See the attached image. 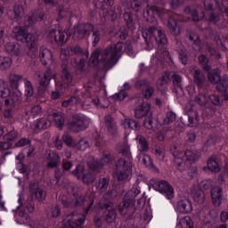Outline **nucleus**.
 Instances as JSON below:
<instances>
[{
    "instance_id": "obj_1",
    "label": "nucleus",
    "mask_w": 228,
    "mask_h": 228,
    "mask_svg": "<svg viewBox=\"0 0 228 228\" xmlns=\"http://www.w3.org/2000/svg\"><path fill=\"white\" fill-rule=\"evenodd\" d=\"M142 15L150 24L148 28H143L142 37L149 47H152L154 42L159 44V50L156 56H158L159 59L163 60L165 56L168 55V51H167L166 46L167 44H168V39L154 15H158L159 19H167V17H170V11L163 7L151 6L147 4L146 8L143 10Z\"/></svg>"
},
{
    "instance_id": "obj_2",
    "label": "nucleus",
    "mask_w": 228,
    "mask_h": 228,
    "mask_svg": "<svg viewBox=\"0 0 228 228\" xmlns=\"http://www.w3.org/2000/svg\"><path fill=\"white\" fill-rule=\"evenodd\" d=\"M124 51H126L128 56L134 54L131 45L126 46L119 41L115 45H108L104 49L94 50L91 55V61L94 63H102L104 69H113L118 63V60L122 58Z\"/></svg>"
},
{
    "instance_id": "obj_3",
    "label": "nucleus",
    "mask_w": 228,
    "mask_h": 228,
    "mask_svg": "<svg viewBox=\"0 0 228 228\" xmlns=\"http://www.w3.org/2000/svg\"><path fill=\"white\" fill-rule=\"evenodd\" d=\"M90 33H93V45L95 47L101 40V30H99V28H95L92 23L77 25L75 28L73 38H75V40H83V38H85V37H88Z\"/></svg>"
},
{
    "instance_id": "obj_4",
    "label": "nucleus",
    "mask_w": 228,
    "mask_h": 228,
    "mask_svg": "<svg viewBox=\"0 0 228 228\" xmlns=\"http://www.w3.org/2000/svg\"><path fill=\"white\" fill-rule=\"evenodd\" d=\"M114 173L118 181H129V178L133 175V162L119 159L115 163Z\"/></svg>"
},
{
    "instance_id": "obj_5",
    "label": "nucleus",
    "mask_w": 228,
    "mask_h": 228,
    "mask_svg": "<svg viewBox=\"0 0 228 228\" xmlns=\"http://www.w3.org/2000/svg\"><path fill=\"white\" fill-rule=\"evenodd\" d=\"M174 161L177 167H183L184 161H197L200 158V151L187 150L185 151H176L173 152Z\"/></svg>"
},
{
    "instance_id": "obj_6",
    "label": "nucleus",
    "mask_w": 228,
    "mask_h": 228,
    "mask_svg": "<svg viewBox=\"0 0 228 228\" xmlns=\"http://www.w3.org/2000/svg\"><path fill=\"white\" fill-rule=\"evenodd\" d=\"M90 119L83 114H76L73 116V120L67 124L68 129L73 133H79L88 129Z\"/></svg>"
},
{
    "instance_id": "obj_7",
    "label": "nucleus",
    "mask_w": 228,
    "mask_h": 228,
    "mask_svg": "<svg viewBox=\"0 0 228 228\" xmlns=\"http://www.w3.org/2000/svg\"><path fill=\"white\" fill-rule=\"evenodd\" d=\"M150 184L156 190V191H159L162 195H165L169 200L170 199H174V188L170 186V183L167 181L152 178L150 180Z\"/></svg>"
},
{
    "instance_id": "obj_8",
    "label": "nucleus",
    "mask_w": 228,
    "mask_h": 228,
    "mask_svg": "<svg viewBox=\"0 0 228 228\" xmlns=\"http://www.w3.org/2000/svg\"><path fill=\"white\" fill-rule=\"evenodd\" d=\"M14 38L18 42L22 44H31L35 40H38V36L37 34H30L28 30V27H15L14 28Z\"/></svg>"
},
{
    "instance_id": "obj_9",
    "label": "nucleus",
    "mask_w": 228,
    "mask_h": 228,
    "mask_svg": "<svg viewBox=\"0 0 228 228\" xmlns=\"http://www.w3.org/2000/svg\"><path fill=\"white\" fill-rule=\"evenodd\" d=\"M170 76L174 85L173 94L179 99L184 95V90L183 89V77L174 71L170 72Z\"/></svg>"
},
{
    "instance_id": "obj_10",
    "label": "nucleus",
    "mask_w": 228,
    "mask_h": 228,
    "mask_svg": "<svg viewBox=\"0 0 228 228\" xmlns=\"http://www.w3.org/2000/svg\"><path fill=\"white\" fill-rule=\"evenodd\" d=\"M138 103L140 104L135 108L134 115L136 118H143V117H152V112H151V104L143 102V98L138 99Z\"/></svg>"
},
{
    "instance_id": "obj_11",
    "label": "nucleus",
    "mask_w": 228,
    "mask_h": 228,
    "mask_svg": "<svg viewBox=\"0 0 228 228\" xmlns=\"http://www.w3.org/2000/svg\"><path fill=\"white\" fill-rule=\"evenodd\" d=\"M134 86L137 90L142 91L144 99H151L154 94V87L151 86V82L148 80H138L135 82Z\"/></svg>"
},
{
    "instance_id": "obj_12",
    "label": "nucleus",
    "mask_w": 228,
    "mask_h": 228,
    "mask_svg": "<svg viewBox=\"0 0 228 228\" xmlns=\"http://www.w3.org/2000/svg\"><path fill=\"white\" fill-rule=\"evenodd\" d=\"M50 38H53L58 45H65L69 40V35L65 30L52 28L49 32Z\"/></svg>"
},
{
    "instance_id": "obj_13",
    "label": "nucleus",
    "mask_w": 228,
    "mask_h": 228,
    "mask_svg": "<svg viewBox=\"0 0 228 228\" xmlns=\"http://www.w3.org/2000/svg\"><path fill=\"white\" fill-rule=\"evenodd\" d=\"M101 209H105L103 213L104 220L107 221L108 224H112L117 219V212L115 211V208L113 203L108 202L100 206Z\"/></svg>"
},
{
    "instance_id": "obj_14",
    "label": "nucleus",
    "mask_w": 228,
    "mask_h": 228,
    "mask_svg": "<svg viewBox=\"0 0 228 228\" xmlns=\"http://www.w3.org/2000/svg\"><path fill=\"white\" fill-rule=\"evenodd\" d=\"M83 49L79 45L68 46L67 49H62L61 52V60L62 61H69L70 56H81Z\"/></svg>"
},
{
    "instance_id": "obj_15",
    "label": "nucleus",
    "mask_w": 228,
    "mask_h": 228,
    "mask_svg": "<svg viewBox=\"0 0 228 228\" xmlns=\"http://www.w3.org/2000/svg\"><path fill=\"white\" fill-rule=\"evenodd\" d=\"M185 111L188 116V123L187 126L189 127H193V122H199V112H197V107L193 105V102H189L185 105Z\"/></svg>"
},
{
    "instance_id": "obj_16",
    "label": "nucleus",
    "mask_w": 228,
    "mask_h": 228,
    "mask_svg": "<svg viewBox=\"0 0 228 228\" xmlns=\"http://www.w3.org/2000/svg\"><path fill=\"white\" fill-rule=\"evenodd\" d=\"M45 158L47 159L46 168H50L51 170L58 168L60 163H61V157L56 152L48 151H46Z\"/></svg>"
},
{
    "instance_id": "obj_17",
    "label": "nucleus",
    "mask_w": 228,
    "mask_h": 228,
    "mask_svg": "<svg viewBox=\"0 0 228 228\" xmlns=\"http://www.w3.org/2000/svg\"><path fill=\"white\" fill-rule=\"evenodd\" d=\"M194 102H196V104H198L201 108H208L213 113L216 111V108L215 106L208 105V102H209V94H208L206 91L200 92L198 95L195 97Z\"/></svg>"
},
{
    "instance_id": "obj_18",
    "label": "nucleus",
    "mask_w": 228,
    "mask_h": 228,
    "mask_svg": "<svg viewBox=\"0 0 228 228\" xmlns=\"http://www.w3.org/2000/svg\"><path fill=\"white\" fill-rule=\"evenodd\" d=\"M44 19V10L37 9L34 12H31L28 16L24 19V24L27 27L34 26L35 23L42 20Z\"/></svg>"
},
{
    "instance_id": "obj_19",
    "label": "nucleus",
    "mask_w": 228,
    "mask_h": 228,
    "mask_svg": "<svg viewBox=\"0 0 228 228\" xmlns=\"http://www.w3.org/2000/svg\"><path fill=\"white\" fill-rule=\"evenodd\" d=\"M191 72L192 73L195 85H197L199 88H204V85H206V75L204 72L197 67H193Z\"/></svg>"
},
{
    "instance_id": "obj_20",
    "label": "nucleus",
    "mask_w": 228,
    "mask_h": 228,
    "mask_svg": "<svg viewBox=\"0 0 228 228\" xmlns=\"http://www.w3.org/2000/svg\"><path fill=\"white\" fill-rule=\"evenodd\" d=\"M118 210L119 211L120 215L123 216H131L133 217V213H134V205H131V203H127V201L124 200L119 203Z\"/></svg>"
},
{
    "instance_id": "obj_21",
    "label": "nucleus",
    "mask_w": 228,
    "mask_h": 228,
    "mask_svg": "<svg viewBox=\"0 0 228 228\" xmlns=\"http://www.w3.org/2000/svg\"><path fill=\"white\" fill-rule=\"evenodd\" d=\"M212 202L216 208L220 207L224 199V191L221 187H214L211 190Z\"/></svg>"
},
{
    "instance_id": "obj_22",
    "label": "nucleus",
    "mask_w": 228,
    "mask_h": 228,
    "mask_svg": "<svg viewBox=\"0 0 228 228\" xmlns=\"http://www.w3.org/2000/svg\"><path fill=\"white\" fill-rule=\"evenodd\" d=\"M167 29L170 35H173V37H179V35H181V27L179 26V23L175 18L172 16L168 18Z\"/></svg>"
},
{
    "instance_id": "obj_23",
    "label": "nucleus",
    "mask_w": 228,
    "mask_h": 228,
    "mask_svg": "<svg viewBox=\"0 0 228 228\" xmlns=\"http://www.w3.org/2000/svg\"><path fill=\"white\" fill-rule=\"evenodd\" d=\"M49 117H51L53 122H55L56 127H58L60 131H61V129H63V126H65V116H63V114H61V112L58 110H53L49 114Z\"/></svg>"
},
{
    "instance_id": "obj_24",
    "label": "nucleus",
    "mask_w": 228,
    "mask_h": 228,
    "mask_svg": "<svg viewBox=\"0 0 228 228\" xmlns=\"http://www.w3.org/2000/svg\"><path fill=\"white\" fill-rule=\"evenodd\" d=\"M39 57L43 65H47V63H53V52H51V50H49L45 46L40 47Z\"/></svg>"
},
{
    "instance_id": "obj_25",
    "label": "nucleus",
    "mask_w": 228,
    "mask_h": 228,
    "mask_svg": "<svg viewBox=\"0 0 228 228\" xmlns=\"http://www.w3.org/2000/svg\"><path fill=\"white\" fill-rule=\"evenodd\" d=\"M51 126V121L46 118H39L36 120L31 126L34 133L38 134L40 131H44V129H47Z\"/></svg>"
},
{
    "instance_id": "obj_26",
    "label": "nucleus",
    "mask_w": 228,
    "mask_h": 228,
    "mask_svg": "<svg viewBox=\"0 0 228 228\" xmlns=\"http://www.w3.org/2000/svg\"><path fill=\"white\" fill-rule=\"evenodd\" d=\"M207 77L212 85H216L218 82H220V79L222 77V69L219 68H216L213 69H209L207 74Z\"/></svg>"
},
{
    "instance_id": "obj_27",
    "label": "nucleus",
    "mask_w": 228,
    "mask_h": 228,
    "mask_svg": "<svg viewBox=\"0 0 228 228\" xmlns=\"http://www.w3.org/2000/svg\"><path fill=\"white\" fill-rule=\"evenodd\" d=\"M104 126L107 128L110 134L115 136L118 133L117 123L110 115H107L104 117Z\"/></svg>"
},
{
    "instance_id": "obj_28",
    "label": "nucleus",
    "mask_w": 228,
    "mask_h": 228,
    "mask_svg": "<svg viewBox=\"0 0 228 228\" xmlns=\"http://www.w3.org/2000/svg\"><path fill=\"white\" fill-rule=\"evenodd\" d=\"M56 77V73L53 72L51 69H46L44 72L43 77L39 79V83L43 88H47L52 79Z\"/></svg>"
},
{
    "instance_id": "obj_29",
    "label": "nucleus",
    "mask_w": 228,
    "mask_h": 228,
    "mask_svg": "<svg viewBox=\"0 0 228 228\" xmlns=\"http://www.w3.org/2000/svg\"><path fill=\"white\" fill-rule=\"evenodd\" d=\"M8 99L4 101L6 106H17L22 101V95L19 92H11Z\"/></svg>"
},
{
    "instance_id": "obj_30",
    "label": "nucleus",
    "mask_w": 228,
    "mask_h": 228,
    "mask_svg": "<svg viewBox=\"0 0 228 228\" xmlns=\"http://www.w3.org/2000/svg\"><path fill=\"white\" fill-rule=\"evenodd\" d=\"M138 195H140V189L133 187L130 191H128L126 193L123 200L130 204V206H134V199H136Z\"/></svg>"
},
{
    "instance_id": "obj_31",
    "label": "nucleus",
    "mask_w": 228,
    "mask_h": 228,
    "mask_svg": "<svg viewBox=\"0 0 228 228\" xmlns=\"http://www.w3.org/2000/svg\"><path fill=\"white\" fill-rule=\"evenodd\" d=\"M87 167L93 172H97L98 174L102 171V164H101V160L95 159V158L90 156L87 159Z\"/></svg>"
},
{
    "instance_id": "obj_32",
    "label": "nucleus",
    "mask_w": 228,
    "mask_h": 228,
    "mask_svg": "<svg viewBox=\"0 0 228 228\" xmlns=\"http://www.w3.org/2000/svg\"><path fill=\"white\" fill-rule=\"evenodd\" d=\"M120 126L124 127V129H132L133 131H138L140 129V125L138 122L133 118H125L120 121Z\"/></svg>"
},
{
    "instance_id": "obj_33",
    "label": "nucleus",
    "mask_w": 228,
    "mask_h": 228,
    "mask_svg": "<svg viewBox=\"0 0 228 228\" xmlns=\"http://www.w3.org/2000/svg\"><path fill=\"white\" fill-rule=\"evenodd\" d=\"M9 17L12 20H20V19L24 17V7L19 4L14 5L13 11L9 12Z\"/></svg>"
},
{
    "instance_id": "obj_34",
    "label": "nucleus",
    "mask_w": 228,
    "mask_h": 228,
    "mask_svg": "<svg viewBox=\"0 0 228 228\" xmlns=\"http://www.w3.org/2000/svg\"><path fill=\"white\" fill-rule=\"evenodd\" d=\"M208 167H204L203 170L207 168L211 172H220V164H218V159L215 156H211L208 159Z\"/></svg>"
},
{
    "instance_id": "obj_35",
    "label": "nucleus",
    "mask_w": 228,
    "mask_h": 228,
    "mask_svg": "<svg viewBox=\"0 0 228 228\" xmlns=\"http://www.w3.org/2000/svg\"><path fill=\"white\" fill-rule=\"evenodd\" d=\"M191 195L193 200L198 204H204V200H206V194H204V191L199 187H195L191 191Z\"/></svg>"
},
{
    "instance_id": "obj_36",
    "label": "nucleus",
    "mask_w": 228,
    "mask_h": 228,
    "mask_svg": "<svg viewBox=\"0 0 228 228\" xmlns=\"http://www.w3.org/2000/svg\"><path fill=\"white\" fill-rule=\"evenodd\" d=\"M4 50L11 56H19L20 54V46L15 43H6L4 45Z\"/></svg>"
},
{
    "instance_id": "obj_37",
    "label": "nucleus",
    "mask_w": 228,
    "mask_h": 228,
    "mask_svg": "<svg viewBox=\"0 0 228 228\" xmlns=\"http://www.w3.org/2000/svg\"><path fill=\"white\" fill-rule=\"evenodd\" d=\"M118 152L126 158L131 159V148L127 142H118L116 147Z\"/></svg>"
},
{
    "instance_id": "obj_38",
    "label": "nucleus",
    "mask_w": 228,
    "mask_h": 228,
    "mask_svg": "<svg viewBox=\"0 0 228 228\" xmlns=\"http://www.w3.org/2000/svg\"><path fill=\"white\" fill-rule=\"evenodd\" d=\"M191 202H190V200H183L178 202L177 204V211H179V213H183V214H187V213H191Z\"/></svg>"
},
{
    "instance_id": "obj_39",
    "label": "nucleus",
    "mask_w": 228,
    "mask_h": 228,
    "mask_svg": "<svg viewBox=\"0 0 228 228\" xmlns=\"http://www.w3.org/2000/svg\"><path fill=\"white\" fill-rule=\"evenodd\" d=\"M30 191L32 197L36 199V200H38V202H44V200H45V191H44L42 188L38 186H36V188L31 187Z\"/></svg>"
},
{
    "instance_id": "obj_40",
    "label": "nucleus",
    "mask_w": 228,
    "mask_h": 228,
    "mask_svg": "<svg viewBox=\"0 0 228 228\" xmlns=\"http://www.w3.org/2000/svg\"><path fill=\"white\" fill-rule=\"evenodd\" d=\"M135 140L138 142V151L141 152H149V142L143 135H137Z\"/></svg>"
},
{
    "instance_id": "obj_41",
    "label": "nucleus",
    "mask_w": 228,
    "mask_h": 228,
    "mask_svg": "<svg viewBox=\"0 0 228 228\" xmlns=\"http://www.w3.org/2000/svg\"><path fill=\"white\" fill-rule=\"evenodd\" d=\"M203 17L206 20H208L210 24H218L220 22V14H216L212 12H203Z\"/></svg>"
},
{
    "instance_id": "obj_42",
    "label": "nucleus",
    "mask_w": 228,
    "mask_h": 228,
    "mask_svg": "<svg viewBox=\"0 0 228 228\" xmlns=\"http://www.w3.org/2000/svg\"><path fill=\"white\" fill-rule=\"evenodd\" d=\"M8 79H9L10 86L14 90H17V88H19V83H20L22 79V76L17 75L15 73H11L8 76Z\"/></svg>"
},
{
    "instance_id": "obj_43",
    "label": "nucleus",
    "mask_w": 228,
    "mask_h": 228,
    "mask_svg": "<svg viewBox=\"0 0 228 228\" xmlns=\"http://www.w3.org/2000/svg\"><path fill=\"white\" fill-rule=\"evenodd\" d=\"M216 218H218V214L215 211L209 212L204 219L205 225L208 227H213L216 224Z\"/></svg>"
},
{
    "instance_id": "obj_44",
    "label": "nucleus",
    "mask_w": 228,
    "mask_h": 228,
    "mask_svg": "<svg viewBox=\"0 0 228 228\" xmlns=\"http://www.w3.org/2000/svg\"><path fill=\"white\" fill-rule=\"evenodd\" d=\"M108 186H110V178L102 177L99 181L95 183V187L101 193L106 191L108 190Z\"/></svg>"
},
{
    "instance_id": "obj_45",
    "label": "nucleus",
    "mask_w": 228,
    "mask_h": 228,
    "mask_svg": "<svg viewBox=\"0 0 228 228\" xmlns=\"http://www.w3.org/2000/svg\"><path fill=\"white\" fill-rule=\"evenodd\" d=\"M12 92L10 91V87L8 86V83L4 81V79H0V97L3 99H6L10 95Z\"/></svg>"
},
{
    "instance_id": "obj_46",
    "label": "nucleus",
    "mask_w": 228,
    "mask_h": 228,
    "mask_svg": "<svg viewBox=\"0 0 228 228\" xmlns=\"http://www.w3.org/2000/svg\"><path fill=\"white\" fill-rule=\"evenodd\" d=\"M142 158V163L147 168H150L151 170H154L156 167H154V164L152 163V159H151V156L147 154H140L139 159Z\"/></svg>"
},
{
    "instance_id": "obj_47",
    "label": "nucleus",
    "mask_w": 228,
    "mask_h": 228,
    "mask_svg": "<svg viewBox=\"0 0 228 228\" xmlns=\"http://www.w3.org/2000/svg\"><path fill=\"white\" fill-rule=\"evenodd\" d=\"M93 104H94L96 108H108L110 106V100L106 97L95 98L93 100Z\"/></svg>"
},
{
    "instance_id": "obj_48",
    "label": "nucleus",
    "mask_w": 228,
    "mask_h": 228,
    "mask_svg": "<svg viewBox=\"0 0 228 228\" xmlns=\"http://www.w3.org/2000/svg\"><path fill=\"white\" fill-rule=\"evenodd\" d=\"M60 215H61V209L58 205H53L47 210V216L50 218H57Z\"/></svg>"
},
{
    "instance_id": "obj_49",
    "label": "nucleus",
    "mask_w": 228,
    "mask_h": 228,
    "mask_svg": "<svg viewBox=\"0 0 228 228\" xmlns=\"http://www.w3.org/2000/svg\"><path fill=\"white\" fill-rule=\"evenodd\" d=\"M12 67V58L0 56V70H8Z\"/></svg>"
},
{
    "instance_id": "obj_50",
    "label": "nucleus",
    "mask_w": 228,
    "mask_h": 228,
    "mask_svg": "<svg viewBox=\"0 0 228 228\" xmlns=\"http://www.w3.org/2000/svg\"><path fill=\"white\" fill-rule=\"evenodd\" d=\"M38 42V40H34L31 43H29L28 45H27V47L28 49V55L29 56V58L35 59L37 58V43Z\"/></svg>"
},
{
    "instance_id": "obj_51",
    "label": "nucleus",
    "mask_w": 228,
    "mask_h": 228,
    "mask_svg": "<svg viewBox=\"0 0 228 228\" xmlns=\"http://www.w3.org/2000/svg\"><path fill=\"white\" fill-rule=\"evenodd\" d=\"M216 90L218 92H227L228 88V77L226 76L220 78L219 82L216 84Z\"/></svg>"
},
{
    "instance_id": "obj_52",
    "label": "nucleus",
    "mask_w": 228,
    "mask_h": 228,
    "mask_svg": "<svg viewBox=\"0 0 228 228\" xmlns=\"http://www.w3.org/2000/svg\"><path fill=\"white\" fill-rule=\"evenodd\" d=\"M199 61L205 72H209L211 65H209V59L204 54L199 56Z\"/></svg>"
},
{
    "instance_id": "obj_53",
    "label": "nucleus",
    "mask_w": 228,
    "mask_h": 228,
    "mask_svg": "<svg viewBox=\"0 0 228 228\" xmlns=\"http://www.w3.org/2000/svg\"><path fill=\"white\" fill-rule=\"evenodd\" d=\"M90 145H92V141H90V139L88 138H82L79 140V142H77V149H79V151H86Z\"/></svg>"
},
{
    "instance_id": "obj_54",
    "label": "nucleus",
    "mask_w": 228,
    "mask_h": 228,
    "mask_svg": "<svg viewBox=\"0 0 228 228\" xmlns=\"http://www.w3.org/2000/svg\"><path fill=\"white\" fill-rule=\"evenodd\" d=\"M184 12L189 15V18L192 19L194 22H199V13L195 9H191L190 6L184 8Z\"/></svg>"
},
{
    "instance_id": "obj_55",
    "label": "nucleus",
    "mask_w": 228,
    "mask_h": 228,
    "mask_svg": "<svg viewBox=\"0 0 228 228\" xmlns=\"http://www.w3.org/2000/svg\"><path fill=\"white\" fill-rule=\"evenodd\" d=\"M81 99L77 96H72L69 100H66L62 102V106L64 108H68V106H74L76 104H80Z\"/></svg>"
},
{
    "instance_id": "obj_56",
    "label": "nucleus",
    "mask_w": 228,
    "mask_h": 228,
    "mask_svg": "<svg viewBox=\"0 0 228 228\" xmlns=\"http://www.w3.org/2000/svg\"><path fill=\"white\" fill-rule=\"evenodd\" d=\"M176 228H193V221L190 217L186 216L183 219H181L180 224Z\"/></svg>"
},
{
    "instance_id": "obj_57",
    "label": "nucleus",
    "mask_w": 228,
    "mask_h": 228,
    "mask_svg": "<svg viewBox=\"0 0 228 228\" xmlns=\"http://www.w3.org/2000/svg\"><path fill=\"white\" fill-rule=\"evenodd\" d=\"M62 140L68 147H76V141H74L70 134L64 133L62 135Z\"/></svg>"
},
{
    "instance_id": "obj_58",
    "label": "nucleus",
    "mask_w": 228,
    "mask_h": 228,
    "mask_svg": "<svg viewBox=\"0 0 228 228\" xmlns=\"http://www.w3.org/2000/svg\"><path fill=\"white\" fill-rule=\"evenodd\" d=\"M25 83V95L27 97H33V94H35V91L33 89V85H31V82L28 79H24Z\"/></svg>"
},
{
    "instance_id": "obj_59",
    "label": "nucleus",
    "mask_w": 228,
    "mask_h": 228,
    "mask_svg": "<svg viewBox=\"0 0 228 228\" xmlns=\"http://www.w3.org/2000/svg\"><path fill=\"white\" fill-rule=\"evenodd\" d=\"M170 79H172L170 73L166 72L165 75H163L158 82V87L159 88V86H165L168 85V83H170Z\"/></svg>"
},
{
    "instance_id": "obj_60",
    "label": "nucleus",
    "mask_w": 228,
    "mask_h": 228,
    "mask_svg": "<svg viewBox=\"0 0 228 228\" xmlns=\"http://www.w3.org/2000/svg\"><path fill=\"white\" fill-rule=\"evenodd\" d=\"M82 181L85 184H92L95 181V175L87 172L82 176Z\"/></svg>"
},
{
    "instance_id": "obj_61",
    "label": "nucleus",
    "mask_w": 228,
    "mask_h": 228,
    "mask_svg": "<svg viewBox=\"0 0 228 228\" xmlns=\"http://www.w3.org/2000/svg\"><path fill=\"white\" fill-rule=\"evenodd\" d=\"M72 174H74V175H76L77 179H82L86 174L85 167L81 165L77 166L76 169L72 172Z\"/></svg>"
},
{
    "instance_id": "obj_62",
    "label": "nucleus",
    "mask_w": 228,
    "mask_h": 228,
    "mask_svg": "<svg viewBox=\"0 0 228 228\" xmlns=\"http://www.w3.org/2000/svg\"><path fill=\"white\" fill-rule=\"evenodd\" d=\"M173 122H175V113L173 111H169L166 114V118L164 119L165 126H168L169 124H172Z\"/></svg>"
},
{
    "instance_id": "obj_63",
    "label": "nucleus",
    "mask_w": 228,
    "mask_h": 228,
    "mask_svg": "<svg viewBox=\"0 0 228 228\" xmlns=\"http://www.w3.org/2000/svg\"><path fill=\"white\" fill-rule=\"evenodd\" d=\"M208 101H211L213 105L210 106H222V101L220 100V96L216 95V94H210L208 96Z\"/></svg>"
},
{
    "instance_id": "obj_64",
    "label": "nucleus",
    "mask_w": 228,
    "mask_h": 228,
    "mask_svg": "<svg viewBox=\"0 0 228 228\" xmlns=\"http://www.w3.org/2000/svg\"><path fill=\"white\" fill-rule=\"evenodd\" d=\"M62 81L65 83V85H70L72 83V75L67 71V69L62 70Z\"/></svg>"
}]
</instances>
